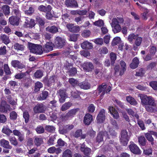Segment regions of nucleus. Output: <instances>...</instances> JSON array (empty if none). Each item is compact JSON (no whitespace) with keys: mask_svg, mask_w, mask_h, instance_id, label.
Masks as SVG:
<instances>
[{"mask_svg":"<svg viewBox=\"0 0 157 157\" xmlns=\"http://www.w3.org/2000/svg\"><path fill=\"white\" fill-rule=\"evenodd\" d=\"M130 151L134 154L139 155L140 154V150L136 145L134 143L131 144L129 146Z\"/></svg>","mask_w":157,"mask_h":157,"instance_id":"nucleus-12","label":"nucleus"},{"mask_svg":"<svg viewBox=\"0 0 157 157\" xmlns=\"http://www.w3.org/2000/svg\"><path fill=\"white\" fill-rule=\"evenodd\" d=\"M56 140V138L54 136L49 137L47 141V144L49 145H53L54 144V141Z\"/></svg>","mask_w":157,"mask_h":157,"instance_id":"nucleus-55","label":"nucleus"},{"mask_svg":"<svg viewBox=\"0 0 157 157\" xmlns=\"http://www.w3.org/2000/svg\"><path fill=\"white\" fill-rule=\"evenodd\" d=\"M35 130L37 133L41 134L44 132V129L43 126H39L36 128Z\"/></svg>","mask_w":157,"mask_h":157,"instance_id":"nucleus-53","label":"nucleus"},{"mask_svg":"<svg viewBox=\"0 0 157 157\" xmlns=\"http://www.w3.org/2000/svg\"><path fill=\"white\" fill-rule=\"evenodd\" d=\"M109 109L110 113L113 116V117L115 119H118L119 117V115L115 109L113 107H109Z\"/></svg>","mask_w":157,"mask_h":157,"instance_id":"nucleus-27","label":"nucleus"},{"mask_svg":"<svg viewBox=\"0 0 157 157\" xmlns=\"http://www.w3.org/2000/svg\"><path fill=\"white\" fill-rule=\"evenodd\" d=\"M124 22L123 18L121 17H117L113 18L112 20V22L111 23V26L117 25H120L119 24L122 23Z\"/></svg>","mask_w":157,"mask_h":157,"instance_id":"nucleus-19","label":"nucleus"},{"mask_svg":"<svg viewBox=\"0 0 157 157\" xmlns=\"http://www.w3.org/2000/svg\"><path fill=\"white\" fill-rule=\"evenodd\" d=\"M65 4L67 7L74 8L78 7L77 2L75 0H66Z\"/></svg>","mask_w":157,"mask_h":157,"instance_id":"nucleus-13","label":"nucleus"},{"mask_svg":"<svg viewBox=\"0 0 157 157\" xmlns=\"http://www.w3.org/2000/svg\"><path fill=\"white\" fill-rule=\"evenodd\" d=\"M80 53L82 56H83L85 57L90 56V52L87 51H81L80 52Z\"/></svg>","mask_w":157,"mask_h":157,"instance_id":"nucleus-59","label":"nucleus"},{"mask_svg":"<svg viewBox=\"0 0 157 157\" xmlns=\"http://www.w3.org/2000/svg\"><path fill=\"white\" fill-rule=\"evenodd\" d=\"M80 150L82 152L84 153L85 155H90L91 151L90 148L85 147L84 143L81 144Z\"/></svg>","mask_w":157,"mask_h":157,"instance_id":"nucleus-20","label":"nucleus"},{"mask_svg":"<svg viewBox=\"0 0 157 157\" xmlns=\"http://www.w3.org/2000/svg\"><path fill=\"white\" fill-rule=\"evenodd\" d=\"M58 80L57 77L55 75H53L50 76L48 79V85L51 86L52 84H54L55 82Z\"/></svg>","mask_w":157,"mask_h":157,"instance_id":"nucleus-26","label":"nucleus"},{"mask_svg":"<svg viewBox=\"0 0 157 157\" xmlns=\"http://www.w3.org/2000/svg\"><path fill=\"white\" fill-rule=\"evenodd\" d=\"M72 152L69 149H67L63 153V157H72Z\"/></svg>","mask_w":157,"mask_h":157,"instance_id":"nucleus-40","label":"nucleus"},{"mask_svg":"<svg viewBox=\"0 0 157 157\" xmlns=\"http://www.w3.org/2000/svg\"><path fill=\"white\" fill-rule=\"evenodd\" d=\"M43 84L39 82H37L35 83V91L38 92L40 90V88L43 87Z\"/></svg>","mask_w":157,"mask_h":157,"instance_id":"nucleus-39","label":"nucleus"},{"mask_svg":"<svg viewBox=\"0 0 157 157\" xmlns=\"http://www.w3.org/2000/svg\"><path fill=\"white\" fill-rule=\"evenodd\" d=\"M2 9L6 16L9 14L10 12V7L9 6L7 5H4L2 7Z\"/></svg>","mask_w":157,"mask_h":157,"instance_id":"nucleus-38","label":"nucleus"},{"mask_svg":"<svg viewBox=\"0 0 157 157\" xmlns=\"http://www.w3.org/2000/svg\"><path fill=\"white\" fill-rule=\"evenodd\" d=\"M35 25L34 19L28 18L25 19L24 25L26 27L32 28Z\"/></svg>","mask_w":157,"mask_h":157,"instance_id":"nucleus-18","label":"nucleus"},{"mask_svg":"<svg viewBox=\"0 0 157 157\" xmlns=\"http://www.w3.org/2000/svg\"><path fill=\"white\" fill-rule=\"evenodd\" d=\"M52 35L48 33H45L43 34L44 39L49 41H51L52 37Z\"/></svg>","mask_w":157,"mask_h":157,"instance_id":"nucleus-49","label":"nucleus"},{"mask_svg":"<svg viewBox=\"0 0 157 157\" xmlns=\"http://www.w3.org/2000/svg\"><path fill=\"white\" fill-rule=\"evenodd\" d=\"M138 142L140 144L141 146H145L146 144L147 140L143 136L138 137Z\"/></svg>","mask_w":157,"mask_h":157,"instance_id":"nucleus-32","label":"nucleus"},{"mask_svg":"<svg viewBox=\"0 0 157 157\" xmlns=\"http://www.w3.org/2000/svg\"><path fill=\"white\" fill-rule=\"evenodd\" d=\"M79 36V35L78 34H73L70 35L69 36V40L74 42L76 41Z\"/></svg>","mask_w":157,"mask_h":157,"instance_id":"nucleus-42","label":"nucleus"},{"mask_svg":"<svg viewBox=\"0 0 157 157\" xmlns=\"http://www.w3.org/2000/svg\"><path fill=\"white\" fill-rule=\"evenodd\" d=\"M128 39L131 44L133 43V40H134V44H133V48L134 50L137 49L138 47L140 45L142 40V37L139 36L138 35H135L133 33L128 36Z\"/></svg>","mask_w":157,"mask_h":157,"instance_id":"nucleus-2","label":"nucleus"},{"mask_svg":"<svg viewBox=\"0 0 157 157\" xmlns=\"http://www.w3.org/2000/svg\"><path fill=\"white\" fill-rule=\"evenodd\" d=\"M94 24L96 26L101 27L104 25V23L103 20H99L94 22Z\"/></svg>","mask_w":157,"mask_h":157,"instance_id":"nucleus-58","label":"nucleus"},{"mask_svg":"<svg viewBox=\"0 0 157 157\" xmlns=\"http://www.w3.org/2000/svg\"><path fill=\"white\" fill-rule=\"evenodd\" d=\"M48 95V92L46 91H44L42 92L40 96L38 98L39 100H43L46 99Z\"/></svg>","mask_w":157,"mask_h":157,"instance_id":"nucleus-31","label":"nucleus"},{"mask_svg":"<svg viewBox=\"0 0 157 157\" xmlns=\"http://www.w3.org/2000/svg\"><path fill=\"white\" fill-rule=\"evenodd\" d=\"M69 81L70 84L73 86H75L77 84H78V81L73 78H69Z\"/></svg>","mask_w":157,"mask_h":157,"instance_id":"nucleus-61","label":"nucleus"},{"mask_svg":"<svg viewBox=\"0 0 157 157\" xmlns=\"http://www.w3.org/2000/svg\"><path fill=\"white\" fill-rule=\"evenodd\" d=\"M121 40V38L120 37H116L113 39L112 42V45L113 46L116 45L120 43Z\"/></svg>","mask_w":157,"mask_h":157,"instance_id":"nucleus-50","label":"nucleus"},{"mask_svg":"<svg viewBox=\"0 0 157 157\" xmlns=\"http://www.w3.org/2000/svg\"><path fill=\"white\" fill-rule=\"evenodd\" d=\"M150 86L155 90H157V82L152 81L149 83Z\"/></svg>","mask_w":157,"mask_h":157,"instance_id":"nucleus-56","label":"nucleus"},{"mask_svg":"<svg viewBox=\"0 0 157 157\" xmlns=\"http://www.w3.org/2000/svg\"><path fill=\"white\" fill-rule=\"evenodd\" d=\"M34 75L35 78H40L43 76V72L40 70H37L34 73Z\"/></svg>","mask_w":157,"mask_h":157,"instance_id":"nucleus-41","label":"nucleus"},{"mask_svg":"<svg viewBox=\"0 0 157 157\" xmlns=\"http://www.w3.org/2000/svg\"><path fill=\"white\" fill-rule=\"evenodd\" d=\"M104 138H109L108 132L105 131H101L98 134L96 139V143L99 144L103 141Z\"/></svg>","mask_w":157,"mask_h":157,"instance_id":"nucleus-5","label":"nucleus"},{"mask_svg":"<svg viewBox=\"0 0 157 157\" xmlns=\"http://www.w3.org/2000/svg\"><path fill=\"white\" fill-rule=\"evenodd\" d=\"M105 110L103 109H101L97 117V121L98 123H102L105 119Z\"/></svg>","mask_w":157,"mask_h":157,"instance_id":"nucleus-9","label":"nucleus"},{"mask_svg":"<svg viewBox=\"0 0 157 157\" xmlns=\"http://www.w3.org/2000/svg\"><path fill=\"white\" fill-rule=\"evenodd\" d=\"M112 30L114 33L119 32L121 30V28L120 25H117L112 26Z\"/></svg>","mask_w":157,"mask_h":157,"instance_id":"nucleus-46","label":"nucleus"},{"mask_svg":"<svg viewBox=\"0 0 157 157\" xmlns=\"http://www.w3.org/2000/svg\"><path fill=\"white\" fill-rule=\"evenodd\" d=\"M28 47L30 52L34 53L41 54L43 52L41 46L29 42Z\"/></svg>","mask_w":157,"mask_h":157,"instance_id":"nucleus-3","label":"nucleus"},{"mask_svg":"<svg viewBox=\"0 0 157 157\" xmlns=\"http://www.w3.org/2000/svg\"><path fill=\"white\" fill-rule=\"evenodd\" d=\"M139 97L141 100V103L145 106L147 111L151 113L157 111V101L151 96H147L143 94H139Z\"/></svg>","mask_w":157,"mask_h":157,"instance_id":"nucleus-1","label":"nucleus"},{"mask_svg":"<svg viewBox=\"0 0 157 157\" xmlns=\"http://www.w3.org/2000/svg\"><path fill=\"white\" fill-rule=\"evenodd\" d=\"M81 46L83 49H90L93 48L92 44L87 41L81 43Z\"/></svg>","mask_w":157,"mask_h":157,"instance_id":"nucleus-22","label":"nucleus"},{"mask_svg":"<svg viewBox=\"0 0 157 157\" xmlns=\"http://www.w3.org/2000/svg\"><path fill=\"white\" fill-rule=\"evenodd\" d=\"M90 32L89 30H84L82 33V36L84 37L87 38L90 36Z\"/></svg>","mask_w":157,"mask_h":157,"instance_id":"nucleus-52","label":"nucleus"},{"mask_svg":"<svg viewBox=\"0 0 157 157\" xmlns=\"http://www.w3.org/2000/svg\"><path fill=\"white\" fill-rule=\"evenodd\" d=\"M66 27L70 32L72 33H77L80 30V28L78 26H75L73 24H68L67 25Z\"/></svg>","mask_w":157,"mask_h":157,"instance_id":"nucleus-10","label":"nucleus"},{"mask_svg":"<svg viewBox=\"0 0 157 157\" xmlns=\"http://www.w3.org/2000/svg\"><path fill=\"white\" fill-rule=\"evenodd\" d=\"M145 136L147 140L151 142V144L153 145L154 144V139L151 135V134L149 133H147L145 134Z\"/></svg>","mask_w":157,"mask_h":157,"instance_id":"nucleus-43","label":"nucleus"},{"mask_svg":"<svg viewBox=\"0 0 157 157\" xmlns=\"http://www.w3.org/2000/svg\"><path fill=\"white\" fill-rule=\"evenodd\" d=\"M54 44L52 42L46 43L43 48L44 51L48 52L53 50V45Z\"/></svg>","mask_w":157,"mask_h":157,"instance_id":"nucleus-23","label":"nucleus"},{"mask_svg":"<svg viewBox=\"0 0 157 157\" xmlns=\"http://www.w3.org/2000/svg\"><path fill=\"white\" fill-rule=\"evenodd\" d=\"M78 109H75L70 110L64 116V119H68L69 118H71L74 116L78 110Z\"/></svg>","mask_w":157,"mask_h":157,"instance_id":"nucleus-15","label":"nucleus"},{"mask_svg":"<svg viewBox=\"0 0 157 157\" xmlns=\"http://www.w3.org/2000/svg\"><path fill=\"white\" fill-rule=\"evenodd\" d=\"M26 75V73H20L17 74L15 76V78L17 79H21L24 78Z\"/></svg>","mask_w":157,"mask_h":157,"instance_id":"nucleus-54","label":"nucleus"},{"mask_svg":"<svg viewBox=\"0 0 157 157\" xmlns=\"http://www.w3.org/2000/svg\"><path fill=\"white\" fill-rule=\"evenodd\" d=\"M93 121V116L89 113H86L85 114L83 120V122L86 125H88L90 124Z\"/></svg>","mask_w":157,"mask_h":157,"instance_id":"nucleus-14","label":"nucleus"},{"mask_svg":"<svg viewBox=\"0 0 157 157\" xmlns=\"http://www.w3.org/2000/svg\"><path fill=\"white\" fill-rule=\"evenodd\" d=\"M0 144L2 146L6 148H9V142L4 139H2L0 141Z\"/></svg>","mask_w":157,"mask_h":157,"instance_id":"nucleus-36","label":"nucleus"},{"mask_svg":"<svg viewBox=\"0 0 157 157\" xmlns=\"http://www.w3.org/2000/svg\"><path fill=\"white\" fill-rule=\"evenodd\" d=\"M65 40L61 37L57 36L56 37L54 42V45L59 48H61L65 45Z\"/></svg>","mask_w":157,"mask_h":157,"instance_id":"nucleus-6","label":"nucleus"},{"mask_svg":"<svg viewBox=\"0 0 157 157\" xmlns=\"http://www.w3.org/2000/svg\"><path fill=\"white\" fill-rule=\"evenodd\" d=\"M71 104L70 102H67L63 104L61 109L62 111H64L68 109L71 106Z\"/></svg>","mask_w":157,"mask_h":157,"instance_id":"nucleus-48","label":"nucleus"},{"mask_svg":"<svg viewBox=\"0 0 157 157\" xmlns=\"http://www.w3.org/2000/svg\"><path fill=\"white\" fill-rule=\"evenodd\" d=\"M13 132V134L18 137V140L19 141H23L25 139V136L23 133H21L20 131L17 130H14L12 131L10 130V133Z\"/></svg>","mask_w":157,"mask_h":157,"instance_id":"nucleus-16","label":"nucleus"},{"mask_svg":"<svg viewBox=\"0 0 157 157\" xmlns=\"http://www.w3.org/2000/svg\"><path fill=\"white\" fill-rule=\"evenodd\" d=\"M81 92L77 90L75 91H72L71 93V96L74 98L80 99V94Z\"/></svg>","mask_w":157,"mask_h":157,"instance_id":"nucleus-37","label":"nucleus"},{"mask_svg":"<svg viewBox=\"0 0 157 157\" xmlns=\"http://www.w3.org/2000/svg\"><path fill=\"white\" fill-rule=\"evenodd\" d=\"M2 132L8 136L10 135V129L8 126L4 127L2 129Z\"/></svg>","mask_w":157,"mask_h":157,"instance_id":"nucleus-57","label":"nucleus"},{"mask_svg":"<svg viewBox=\"0 0 157 157\" xmlns=\"http://www.w3.org/2000/svg\"><path fill=\"white\" fill-rule=\"evenodd\" d=\"M45 109V106L41 103L37 104L33 109V111L35 113H44Z\"/></svg>","mask_w":157,"mask_h":157,"instance_id":"nucleus-7","label":"nucleus"},{"mask_svg":"<svg viewBox=\"0 0 157 157\" xmlns=\"http://www.w3.org/2000/svg\"><path fill=\"white\" fill-rule=\"evenodd\" d=\"M1 39L6 44H7L9 43V37L5 35H3L1 36Z\"/></svg>","mask_w":157,"mask_h":157,"instance_id":"nucleus-47","label":"nucleus"},{"mask_svg":"<svg viewBox=\"0 0 157 157\" xmlns=\"http://www.w3.org/2000/svg\"><path fill=\"white\" fill-rule=\"evenodd\" d=\"M20 14V12L18 9V7H13V10L12 12V14L13 15L12 16H17Z\"/></svg>","mask_w":157,"mask_h":157,"instance_id":"nucleus-45","label":"nucleus"},{"mask_svg":"<svg viewBox=\"0 0 157 157\" xmlns=\"http://www.w3.org/2000/svg\"><path fill=\"white\" fill-rule=\"evenodd\" d=\"M9 109V105L5 101L2 100L0 106V112L6 113Z\"/></svg>","mask_w":157,"mask_h":157,"instance_id":"nucleus-17","label":"nucleus"},{"mask_svg":"<svg viewBox=\"0 0 157 157\" xmlns=\"http://www.w3.org/2000/svg\"><path fill=\"white\" fill-rule=\"evenodd\" d=\"M45 29L46 31L52 34H55L59 32L58 27L55 25L48 26Z\"/></svg>","mask_w":157,"mask_h":157,"instance_id":"nucleus-21","label":"nucleus"},{"mask_svg":"<svg viewBox=\"0 0 157 157\" xmlns=\"http://www.w3.org/2000/svg\"><path fill=\"white\" fill-rule=\"evenodd\" d=\"M78 85L82 89L84 90H88L90 88V84L87 81H84L78 83Z\"/></svg>","mask_w":157,"mask_h":157,"instance_id":"nucleus-24","label":"nucleus"},{"mask_svg":"<svg viewBox=\"0 0 157 157\" xmlns=\"http://www.w3.org/2000/svg\"><path fill=\"white\" fill-rule=\"evenodd\" d=\"M111 124L113 126L114 128L115 129H118V125L116 121L113 119H111L110 120Z\"/></svg>","mask_w":157,"mask_h":157,"instance_id":"nucleus-60","label":"nucleus"},{"mask_svg":"<svg viewBox=\"0 0 157 157\" xmlns=\"http://www.w3.org/2000/svg\"><path fill=\"white\" fill-rule=\"evenodd\" d=\"M12 48H13L17 51H23L24 50L25 47L22 44H19L18 43H16L12 46Z\"/></svg>","mask_w":157,"mask_h":157,"instance_id":"nucleus-29","label":"nucleus"},{"mask_svg":"<svg viewBox=\"0 0 157 157\" xmlns=\"http://www.w3.org/2000/svg\"><path fill=\"white\" fill-rule=\"evenodd\" d=\"M82 133V130L81 129H78L76 131L73 136L75 137L78 138L81 136Z\"/></svg>","mask_w":157,"mask_h":157,"instance_id":"nucleus-62","label":"nucleus"},{"mask_svg":"<svg viewBox=\"0 0 157 157\" xmlns=\"http://www.w3.org/2000/svg\"><path fill=\"white\" fill-rule=\"evenodd\" d=\"M19 18L17 16L10 17V24L14 26H17L19 24Z\"/></svg>","mask_w":157,"mask_h":157,"instance_id":"nucleus-28","label":"nucleus"},{"mask_svg":"<svg viewBox=\"0 0 157 157\" xmlns=\"http://www.w3.org/2000/svg\"><path fill=\"white\" fill-rule=\"evenodd\" d=\"M65 144H66V143L61 139L59 138L57 140V144L56 145V146L63 147Z\"/></svg>","mask_w":157,"mask_h":157,"instance_id":"nucleus-51","label":"nucleus"},{"mask_svg":"<svg viewBox=\"0 0 157 157\" xmlns=\"http://www.w3.org/2000/svg\"><path fill=\"white\" fill-rule=\"evenodd\" d=\"M58 95L59 96V101L60 103L64 102L67 97L66 91L64 90L60 89L57 91Z\"/></svg>","mask_w":157,"mask_h":157,"instance_id":"nucleus-8","label":"nucleus"},{"mask_svg":"<svg viewBox=\"0 0 157 157\" xmlns=\"http://www.w3.org/2000/svg\"><path fill=\"white\" fill-rule=\"evenodd\" d=\"M127 101L131 105H135L137 104V102L136 100L131 96H128L126 97Z\"/></svg>","mask_w":157,"mask_h":157,"instance_id":"nucleus-33","label":"nucleus"},{"mask_svg":"<svg viewBox=\"0 0 157 157\" xmlns=\"http://www.w3.org/2000/svg\"><path fill=\"white\" fill-rule=\"evenodd\" d=\"M3 67L4 71L6 74L7 75L10 74V69L8 65L7 64H5Z\"/></svg>","mask_w":157,"mask_h":157,"instance_id":"nucleus-63","label":"nucleus"},{"mask_svg":"<svg viewBox=\"0 0 157 157\" xmlns=\"http://www.w3.org/2000/svg\"><path fill=\"white\" fill-rule=\"evenodd\" d=\"M45 130L48 132H53L55 131L56 128L53 126L46 125L45 127Z\"/></svg>","mask_w":157,"mask_h":157,"instance_id":"nucleus-44","label":"nucleus"},{"mask_svg":"<svg viewBox=\"0 0 157 157\" xmlns=\"http://www.w3.org/2000/svg\"><path fill=\"white\" fill-rule=\"evenodd\" d=\"M82 67L84 70L88 72L91 71L94 68L93 64L90 62H85L82 65Z\"/></svg>","mask_w":157,"mask_h":157,"instance_id":"nucleus-11","label":"nucleus"},{"mask_svg":"<svg viewBox=\"0 0 157 157\" xmlns=\"http://www.w3.org/2000/svg\"><path fill=\"white\" fill-rule=\"evenodd\" d=\"M139 64V60L137 57L134 58L132 60V63L130 65V67L133 69L137 67Z\"/></svg>","mask_w":157,"mask_h":157,"instance_id":"nucleus-30","label":"nucleus"},{"mask_svg":"<svg viewBox=\"0 0 157 157\" xmlns=\"http://www.w3.org/2000/svg\"><path fill=\"white\" fill-rule=\"evenodd\" d=\"M107 86L105 83H103L101 85H99L98 88L99 93H102L101 95H103L106 91Z\"/></svg>","mask_w":157,"mask_h":157,"instance_id":"nucleus-25","label":"nucleus"},{"mask_svg":"<svg viewBox=\"0 0 157 157\" xmlns=\"http://www.w3.org/2000/svg\"><path fill=\"white\" fill-rule=\"evenodd\" d=\"M112 65H114L117 59L116 54L113 52H111L109 55Z\"/></svg>","mask_w":157,"mask_h":157,"instance_id":"nucleus-34","label":"nucleus"},{"mask_svg":"<svg viewBox=\"0 0 157 157\" xmlns=\"http://www.w3.org/2000/svg\"><path fill=\"white\" fill-rule=\"evenodd\" d=\"M23 117L25 119V122L27 123L29 121V115L28 112L26 111L23 113Z\"/></svg>","mask_w":157,"mask_h":157,"instance_id":"nucleus-64","label":"nucleus"},{"mask_svg":"<svg viewBox=\"0 0 157 157\" xmlns=\"http://www.w3.org/2000/svg\"><path fill=\"white\" fill-rule=\"evenodd\" d=\"M34 143L37 146H40L43 143V139L40 137H36L34 140Z\"/></svg>","mask_w":157,"mask_h":157,"instance_id":"nucleus-35","label":"nucleus"},{"mask_svg":"<svg viewBox=\"0 0 157 157\" xmlns=\"http://www.w3.org/2000/svg\"><path fill=\"white\" fill-rule=\"evenodd\" d=\"M120 140L121 142L123 145L126 146L127 145L128 142L129 140V137L126 130H124L122 131Z\"/></svg>","mask_w":157,"mask_h":157,"instance_id":"nucleus-4","label":"nucleus"}]
</instances>
